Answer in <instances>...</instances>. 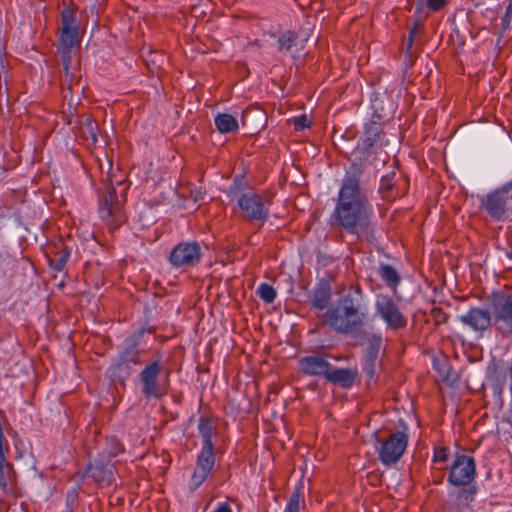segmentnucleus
Returning a JSON list of instances; mask_svg holds the SVG:
<instances>
[{
    "label": "nucleus",
    "instance_id": "14",
    "mask_svg": "<svg viewBox=\"0 0 512 512\" xmlns=\"http://www.w3.org/2000/svg\"><path fill=\"white\" fill-rule=\"evenodd\" d=\"M215 461V447H201L189 480V487L192 490H196L206 481L214 469Z\"/></svg>",
    "mask_w": 512,
    "mask_h": 512
},
{
    "label": "nucleus",
    "instance_id": "17",
    "mask_svg": "<svg viewBox=\"0 0 512 512\" xmlns=\"http://www.w3.org/2000/svg\"><path fill=\"white\" fill-rule=\"evenodd\" d=\"M478 488L458 489L449 493L450 502L445 507L446 512H473L472 503L475 501Z\"/></svg>",
    "mask_w": 512,
    "mask_h": 512
},
{
    "label": "nucleus",
    "instance_id": "19",
    "mask_svg": "<svg viewBox=\"0 0 512 512\" xmlns=\"http://www.w3.org/2000/svg\"><path fill=\"white\" fill-rule=\"evenodd\" d=\"M330 363L320 355L301 357L298 361L299 371L307 376L323 377L326 379Z\"/></svg>",
    "mask_w": 512,
    "mask_h": 512
},
{
    "label": "nucleus",
    "instance_id": "31",
    "mask_svg": "<svg viewBox=\"0 0 512 512\" xmlns=\"http://www.w3.org/2000/svg\"><path fill=\"white\" fill-rule=\"evenodd\" d=\"M297 34L293 31H285L278 38L279 51H289L297 40Z\"/></svg>",
    "mask_w": 512,
    "mask_h": 512
},
{
    "label": "nucleus",
    "instance_id": "46",
    "mask_svg": "<svg viewBox=\"0 0 512 512\" xmlns=\"http://www.w3.org/2000/svg\"><path fill=\"white\" fill-rule=\"evenodd\" d=\"M475 4V6H479V5H483L484 4V1L483 0H472Z\"/></svg>",
    "mask_w": 512,
    "mask_h": 512
},
{
    "label": "nucleus",
    "instance_id": "3",
    "mask_svg": "<svg viewBox=\"0 0 512 512\" xmlns=\"http://www.w3.org/2000/svg\"><path fill=\"white\" fill-rule=\"evenodd\" d=\"M143 331L135 330L125 338L119 347L117 355L108 368V373L113 381L124 385L133 374L134 369L143 364L144 350L140 348Z\"/></svg>",
    "mask_w": 512,
    "mask_h": 512
},
{
    "label": "nucleus",
    "instance_id": "20",
    "mask_svg": "<svg viewBox=\"0 0 512 512\" xmlns=\"http://www.w3.org/2000/svg\"><path fill=\"white\" fill-rule=\"evenodd\" d=\"M382 345V337L378 334H372L368 339V345L364 354L363 370L368 378L372 379L376 375V363L379 351Z\"/></svg>",
    "mask_w": 512,
    "mask_h": 512
},
{
    "label": "nucleus",
    "instance_id": "12",
    "mask_svg": "<svg viewBox=\"0 0 512 512\" xmlns=\"http://www.w3.org/2000/svg\"><path fill=\"white\" fill-rule=\"evenodd\" d=\"M510 196L508 190L503 185L482 197L480 207L485 210L492 220H503L508 211V204H511Z\"/></svg>",
    "mask_w": 512,
    "mask_h": 512
},
{
    "label": "nucleus",
    "instance_id": "45",
    "mask_svg": "<svg viewBox=\"0 0 512 512\" xmlns=\"http://www.w3.org/2000/svg\"><path fill=\"white\" fill-rule=\"evenodd\" d=\"M413 42H414V38H410V35L408 36V39H407V48L410 49L413 45Z\"/></svg>",
    "mask_w": 512,
    "mask_h": 512
},
{
    "label": "nucleus",
    "instance_id": "35",
    "mask_svg": "<svg viewBox=\"0 0 512 512\" xmlns=\"http://www.w3.org/2000/svg\"><path fill=\"white\" fill-rule=\"evenodd\" d=\"M311 121L306 115H301L293 119V126L295 131H301L305 128L310 127Z\"/></svg>",
    "mask_w": 512,
    "mask_h": 512
},
{
    "label": "nucleus",
    "instance_id": "47",
    "mask_svg": "<svg viewBox=\"0 0 512 512\" xmlns=\"http://www.w3.org/2000/svg\"><path fill=\"white\" fill-rule=\"evenodd\" d=\"M509 296L512 298V294H511V295H509Z\"/></svg>",
    "mask_w": 512,
    "mask_h": 512
},
{
    "label": "nucleus",
    "instance_id": "28",
    "mask_svg": "<svg viewBox=\"0 0 512 512\" xmlns=\"http://www.w3.org/2000/svg\"><path fill=\"white\" fill-rule=\"evenodd\" d=\"M379 275L389 287L396 288L401 281L397 270L389 264H381L379 267Z\"/></svg>",
    "mask_w": 512,
    "mask_h": 512
},
{
    "label": "nucleus",
    "instance_id": "34",
    "mask_svg": "<svg viewBox=\"0 0 512 512\" xmlns=\"http://www.w3.org/2000/svg\"><path fill=\"white\" fill-rule=\"evenodd\" d=\"M449 458V449L445 446L434 447L433 462H446Z\"/></svg>",
    "mask_w": 512,
    "mask_h": 512
},
{
    "label": "nucleus",
    "instance_id": "4",
    "mask_svg": "<svg viewBox=\"0 0 512 512\" xmlns=\"http://www.w3.org/2000/svg\"><path fill=\"white\" fill-rule=\"evenodd\" d=\"M60 42L62 48V65L65 71V80L63 85L67 84L68 89H72V75L69 71L71 64L70 50L73 46L79 44V31L76 22V7L74 4L66 6L61 11V33Z\"/></svg>",
    "mask_w": 512,
    "mask_h": 512
},
{
    "label": "nucleus",
    "instance_id": "26",
    "mask_svg": "<svg viewBox=\"0 0 512 512\" xmlns=\"http://www.w3.org/2000/svg\"><path fill=\"white\" fill-rule=\"evenodd\" d=\"M214 122L217 130L222 134L236 132L239 128L236 117L229 113H218Z\"/></svg>",
    "mask_w": 512,
    "mask_h": 512
},
{
    "label": "nucleus",
    "instance_id": "37",
    "mask_svg": "<svg viewBox=\"0 0 512 512\" xmlns=\"http://www.w3.org/2000/svg\"><path fill=\"white\" fill-rule=\"evenodd\" d=\"M112 442L114 443L113 451L111 452L113 456H116L119 453L124 452V446L119 441H117L116 439H112Z\"/></svg>",
    "mask_w": 512,
    "mask_h": 512
},
{
    "label": "nucleus",
    "instance_id": "18",
    "mask_svg": "<svg viewBox=\"0 0 512 512\" xmlns=\"http://www.w3.org/2000/svg\"><path fill=\"white\" fill-rule=\"evenodd\" d=\"M460 321L469 326L473 331L481 334L490 326H493L490 311L480 307H471L465 315L460 317Z\"/></svg>",
    "mask_w": 512,
    "mask_h": 512
},
{
    "label": "nucleus",
    "instance_id": "40",
    "mask_svg": "<svg viewBox=\"0 0 512 512\" xmlns=\"http://www.w3.org/2000/svg\"><path fill=\"white\" fill-rule=\"evenodd\" d=\"M511 13H512V5L509 4V6L507 7L506 9V13H505V16L503 18V24L504 26L509 23L510 21V18H511Z\"/></svg>",
    "mask_w": 512,
    "mask_h": 512
},
{
    "label": "nucleus",
    "instance_id": "2",
    "mask_svg": "<svg viewBox=\"0 0 512 512\" xmlns=\"http://www.w3.org/2000/svg\"><path fill=\"white\" fill-rule=\"evenodd\" d=\"M317 317L338 334L352 335L358 332L367 320L360 285L351 284L337 299L335 306H331L324 313H317Z\"/></svg>",
    "mask_w": 512,
    "mask_h": 512
},
{
    "label": "nucleus",
    "instance_id": "25",
    "mask_svg": "<svg viewBox=\"0 0 512 512\" xmlns=\"http://www.w3.org/2000/svg\"><path fill=\"white\" fill-rule=\"evenodd\" d=\"M396 177L397 173L395 171H391L382 176L378 189L382 199L390 200L400 196L398 191L394 192L396 186Z\"/></svg>",
    "mask_w": 512,
    "mask_h": 512
},
{
    "label": "nucleus",
    "instance_id": "9",
    "mask_svg": "<svg viewBox=\"0 0 512 512\" xmlns=\"http://www.w3.org/2000/svg\"><path fill=\"white\" fill-rule=\"evenodd\" d=\"M377 315L385 322L388 329L399 332L407 327L408 319L400 310L394 299L388 295H381L375 304Z\"/></svg>",
    "mask_w": 512,
    "mask_h": 512
},
{
    "label": "nucleus",
    "instance_id": "5",
    "mask_svg": "<svg viewBox=\"0 0 512 512\" xmlns=\"http://www.w3.org/2000/svg\"><path fill=\"white\" fill-rule=\"evenodd\" d=\"M476 461L472 456L456 454L448 471V483L458 489L478 488Z\"/></svg>",
    "mask_w": 512,
    "mask_h": 512
},
{
    "label": "nucleus",
    "instance_id": "38",
    "mask_svg": "<svg viewBox=\"0 0 512 512\" xmlns=\"http://www.w3.org/2000/svg\"><path fill=\"white\" fill-rule=\"evenodd\" d=\"M205 191H202L201 188H197L194 191H192V197L194 201H200L204 199Z\"/></svg>",
    "mask_w": 512,
    "mask_h": 512
},
{
    "label": "nucleus",
    "instance_id": "33",
    "mask_svg": "<svg viewBox=\"0 0 512 512\" xmlns=\"http://www.w3.org/2000/svg\"><path fill=\"white\" fill-rule=\"evenodd\" d=\"M431 317L436 326L446 323L449 319V315L440 307H433L431 309Z\"/></svg>",
    "mask_w": 512,
    "mask_h": 512
},
{
    "label": "nucleus",
    "instance_id": "13",
    "mask_svg": "<svg viewBox=\"0 0 512 512\" xmlns=\"http://www.w3.org/2000/svg\"><path fill=\"white\" fill-rule=\"evenodd\" d=\"M202 256L198 242H180L170 252L169 262L174 268L193 267L200 263Z\"/></svg>",
    "mask_w": 512,
    "mask_h": 512
},
{
    "label": "nucleus",
    "instance_id": "36",
    "mask_svg": "<svg viewBox=\"0 0 512 512\" xmlns=\"http://www.w3.org/2000/svg\"><path fill=\"white\" fill-rule=\"evenodd\" d=\"M445 5L446 0H427V7L433 12L440 11Z\"/></svg>",
    "mask_w": 512,
    "mask_h": 512
},
{
    "label": "nucleus",
    "instance_id": "1",
    "mask_svg": "<svg viewBox=\"0 0 512 512\" xmlns=\"http://www.w3.org/2000/svg\"><path fill=\"white\" fill-rule=\"evenodd\" d=\"M362 164L352 163L342 179L337 201L329 216L332 228L357 240L371 242L376 238L377 223L373 207L361 187Z\"/></svg>",
    "mask_w": 512,
    "mask_h": 512
},
{
    "label": "nucleus",
    "instance_id": "7",
    "mask_svg": "<svg viewBox=\"0 0 512 512\" xmlns=\"http://www.w3.org/2000/svg\"><path fill=\"white\" fill-rule=\"evenodd\" d=\"M164 370L160 358L146 364L139 373L141 383V393L146 399H161L167 393V389L159 381V377Z\"/></svg>",
    "mask_w": 512,
    "mask_h": 512
},
{
    "label": "nucleus",
    "instance_id": "16",
    "mask_svg": "<svg viewBox=\"0 0 512 512\" xmlns=\"http://www.w3.org/2000/svg\"><path fill=\"white\" fill-rule=\"evenodd\" d=\"M332 299V287L327 279H320L314 289L308 294V303L315 313H324L329 309Z\"/></svg>",
    "mask_w": 512,
    "mask_h": 512
},
{
    "label": "nucleus",
    "instance_id": "15",
    "mask_svg": "<svg viewBox=\"0 0 512 512\" xmlns=\"http://www.w3.org/2000/svg\"><path fill=\"white\" fill-rule=\"evenodd\" d=\"M493 327L502 338L512 337V298L507 296L493 305Z\"/></svg>",
    "mask_w": 512,
    "mask_h": 512
},
{
    "label": "nucleus",
    "instance_id": "8",
    "mask_svg": "<svg viewBox=\"0 0 512 512\" xmlns=\"http://www.w3.org/2000/svg\"><path fill=\"white\" fill-rule=\"evenodd\" d=\"M237 204L243 218L248 222L264 224L269 219V203L261 195L250 190L237 197Z\"/></svg>",
    "mask_w": 512,
    "mask_h": 512
},
{
    "label": "nucleus",
    "instance_id": "6",
    "mask_svg": "<svg viewBox=\"0 0 512 512\" xmlns=\"http://www.w3.org/2000/svg\"><path fill=\"white\" fill-rule=\"evenodd\" d=\"M409 436L405 431L391 432L387 437L377 438L376 452L378 459L385 466L396 464L408 445Z\"/></svg>",
    "mask_w": 512,
    "mask_h": 512
},
{
    "label": "nucleus",
    "instance_id": "11",
    "mask_svg": "<svg viewBox=\"0 0 512 512\" xmlns=\"http://www.w3.org/2000/svg\"><path fill=\"white\" fill-rule=\"evenodd\" d=\"M389 144L386 138V132L381 123L370 121L364 125L363 135L361 136L356 149L363 154L377 153L383 147Z\"/></svg>",
    "mask_w": 512,
    "mask_h": 512
},
{
    "label": "nucleus",
    "instance_id": "24",
    "mask_svg": "<svg viewBox=\"0 0 512 512\" xmlns=\"http://www.w3.org/2000/svg\"><path fill=\"white\" fill-rule=\"evenodd\" d=\"M216 429L217 427L211 416H200L198 422V431L202 438V447H215L212 438L216 433Z\"/></svg>",
    "mask_w": 512,
    "mask_h": 512
},
{
    "label": "nucleus",
    "instance_id": "41",
    "mask_svg": "<svg viewBox=\"0 0 512 512\" xmlns=\"http://www.w3.org/2000/svg\"><path fill=\"white\" fill-rule=\"evenodd\" d=\"M138 330H144V331H143V335H144L145 333L155 334V333H156V331H157V328H156L155 326H148V327H145V326H144V327L139 328Z\"/></svg>",
    "mask_w": 512,
    "mask_h": 512
},
{
    "label": "nucleus",
    "instance_id": "39",
    "mask_svg": "<svg viewBox=\"0 0 512 512\" xmlns=\"http://www.w3.org/2000/svg\"><path fill=\"white\" fill-rule=\"evenodd\" d=\"M212 512H232L230 505L226 502L220 503Z\"/></svg>",
    "mask_w": 512,
    "mask_h": 512
},
{
    "label": "nucleus",
    "instance_id": "29",
    "mask_svg": "<svg viewBox=\"0 0 512 512\" xmlns=\"http://www.w3.org/2000/svg\"><path fill=\"white\" fill-rule=\"evenodd\" d=\"M301 505H304L302 489L300 487H296L290 494L283 512H300Z\"/></svg>",
    "mask_w": 512,
    "mask_h": 512
},
{
    "label": "nucleus",
    "instance_id": "10",
    "mask_svg": "<svg viewBox=\"0 0 512 512\" xmlns=\"http://www.w3.org/2000/svg\"><path fill=\"white\" fill-rule=\"evenodd\" d=\"M99 212L101 219L111 229L115 230L126 222V215L123 206L118 200V196L114 187H110L102 196L100 201Z\"/></svg>",
    "mask_w": 512,
    "mask_h": 512
},
{
    "label": "nucleus",
    "instance_id": "42",
    "mask_svg": "<svg viewBox=\"0 0 512 512\" xmlns=\"http://www.w3.org/2000/svg\"><path fill=\"white\" fill-rule=\"evenodd\" d=\"M504 186L506 187L509 194L511 195L510 196V201H511L510 209L512 211V179L509 182L505 183Z\"/></svg>",
    "mask_w": 512,
    "mask_h": 512
},
{
    "label": "nucleus",
    "instance_id": "23",
    "mask_svg": "<svg viewBox=\"0 0 512 512\" xmlns=\"http://www.w3.org/2000/svg\"><path fill=\"white\" fill-rule=\"evenodd\" d=\"M88 471L93 479L101 486H109L114 481L113 467L101 462L90 464Z\"/></svg>",
    "mask_w": 512,
    "mask_h": 512
},
{
    "label": "nucleus",
    "instance_id": "44",
    "mask_svg": "<svg viewBox=\"0 0 512 512\" xmlns=\"http://www.w3.org/2000/svg\"><path fill=\"white\" fill-rule=\"evenodd\" d=\"M444 474H440L439 477H436V479H433V483L436 485H440L443 482Z\"/></svg>",
    "mask_w": 512,
    "mask_h": 512
},
{
    "label": "nucleus",
    "instance_id": "27",
    "mask_svg": "<svg viewBox=\"0 0 512 512\" xmlns=\"http://www.w3.org/2000/svg\"><path fill=\"white\" fill-rule=\"evenodd\" d=\"M51 253L52 256L49 257L50 267L56 272L63 271L69 259L70 251L61 244L60 248Z\"/></svg>",
    "mask_w": 512,
    "mask_h": 512
},
{
    "label": "nucleus",
    "instance_id": "30",
    "mask_svg": "<svg viewBox=\"0 0 512 512\" xmlns=\"http://www.w3.org/2000/svg\"><path fill=\"white\" fill-rule=\"evenodd\" d=\"M256 294L267 304L273 303L277 297L275 288L268 283H261L256 290Z\"/></svg>",
    "mask_w": 512,
    "mask_h": 512
},
{
    "label": "nucleus",
    "instance_id": "22",
    "mask_svg": "<svg viewBox=\"0 0 512 512\" xmlns=\"http://www.w3.org/2000/svg\"><path fill=\"white\" fill-rule=\"evenodd\" d=\"M433 368L447 386L453 387L459 381V374L452 368L450 359L446 355L435 357L433 359Z\"/></svg>",
    "mask_w": 512,
    "mask_h": 512
},
{
    "label": "nucleus",
    "instance_id": "43",
    "mask_svg": "<svg viewBox=\"0 0 512 512\" xmlns=\"http://www.w3.org/2000/svg\"><path fill=\"white\" fill-rule=\"evenodd\" d=\"M418 28H419V24L414 23L413 27L409 30L410 38H415Z\"/></svg>",
    "mask_w": 512,
    "mask_h": 512
},
{
    "label": "nucleus",
    "instance_id": "21",
    "mask_svg": "<svg viewBox=\"0 0 512 512\" xmlns=\"http://www.w3.org/2000/svg\"><path fill=\"white\" fill-rule=\"evenodd\" d=\"M358 379L357 368H335L330 365L326 381L341 388H351Z\"/></svg>",
    "mask_w": 512,
    "mask_h": 512
},
{
    "label": "nucleus",
    "instance_id": "32",
    "mask_svg": "<svg viewBox=\"0 0 512 512\" xmlns=\"http://www.w3.org/2000/svg\"><path fill=\"white\" fill-rule=\"evenodd\" d=\"M82 134L84 138L88 141H91V143H96L97 138V132H98V124L96 121L87 119L81 128Z\"/></svg>",
    "mask_w": 512,
    "mask_h": 512
}]
</instances>
